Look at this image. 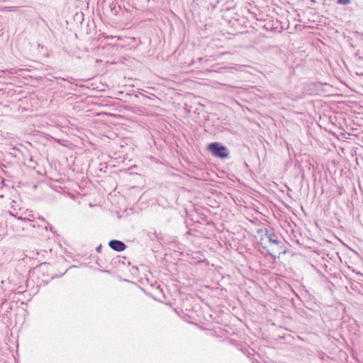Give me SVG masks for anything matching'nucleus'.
Masks as SVG:
<instances>
[{
  "label": "nucleus",
  "mask_w": 363,
  "mask_h": 363,
  "mask_svg": "<svg viewBox=\"0 0 363 363\" xmlns=\"http://www.w3.org/2000/svg\"><path fill=\"white\" fill-rule=\"evenodd\" d=\"M101 249V245H99V246H98V247H96V251H97V252H100Z\"/></svg>",
  "instance_id": "obj_8"
},
{
  "label": "nucleus",
  "mask_w": 363,
  "mask_h": 363,
  "mask_svg": "<svg viewBox=\"0 0 363 363\" xmlns=\"http://www.w3.org/2000/svg\"><path fill=\"white\" fill-rule=\"evenodd\" d=\"M60 79H61L62 80H64V81H68V82H70V81H69V79H65V78H60Z\"/></svg>",
  "instance_id": "obj_9"
},
{
  "label": "nucleus",
  "mask_w": 363,
  "mask_h": 363,
  "mask_svg": "<svg viewBox=\"0 0 363 363\" xmlns=\"http://www.w3.org/2000/svg\"><path fill=\"white\" fill-rule=\"evenodd\" d=\"M350 3V0H337V4L340 5H347Z\"/></svg>",
  "instance_id": "obj_7"
},
{
  "label": "nucleus",
  "mask_w": 363,
  "mask_h": 363,
  "mask_svg": "<svg viewBox=\"0 0 363 363\" xmlns=\"http://www.w3.org/2000/svg\"><path fill=\"white\" fill-rule=\"evenodd\" d=\"M208 150L216 157L227 158L229 155L228 149L219 143H212L208 145Z\"/></svg>",
  "instance_id": "obj_2"
},
{
  "label": "nucleus",
  "mask_w": 363,
  "mask_h": 363,
  "mask_svg": "<svg viewBox=\"0 0 363 363\" xmlns=\"http://www.w3.org/2000/svg\"><path fill=\"white\" fill-rule=\"evenodd\" d=\"M20 209H16L13 205L11 207V209L9 210V213L11 216L15 217L17 218L18 220H21L23 223V225L21 226L22 230H28L30 227L35 228V224L34 223V220L29 218L28 217H24L23 216V214H20Z\"/></svg>",
  "instance_id": "obj_1"
},
{
  "label": "nucleus",
  "mask_w": 363,
  "mask_h": 363,
  "mask_svg": "<svg viewBox=\"0 0 363 363\" xmlns=\"http://www.w3.org/2000/svg\"><path fill=\"white\" fill-rule=\"evenodd\" d=\"M20 214H23V216L24 217H28L29 218L32 219L33 220V215L32 214V212L28 211V210H26V211H20Z\"/></svg>",
  "instance_id": "obj_6"
},
{
  "label": "nucleus",
  "mask_w": 363,
  "mask_h": 363,
  "mask_svg": "<svg viewBox=\"0 0 363 363\" xmlns=\"http://www.w3.org/2000/svg\"><path fill=\"white\" fill-rule=\"evenodd\" d=\"M158 234L156 231H147L146 236L150 240L154 241L158 239Z\"/></svg>",
  "instance_id": "obj_5"
},
{
  "label": "nucleus",
  "mask_w": 363,
  "mask_h": 363,
  "mask_svg": "<svg viewBox=\"0 0 363 363\" xmlns=\"http://www.w3.org/2000/svg\"><path fill=\"white\" fill-rule=\"evenodd\" d=\"M265 236L268 239L269 242L272 244L279 245L281 243L277 235L274 233H269L268 231H266Z\"/></svg>",
  "instance_id": "obj_4"
},
{
  "label": "nucleus",
  "mask_w": 363,
  "mask_h": 363,
  "mask_svg": "<svg viewBox=\"0 0 363 363\" xmlns=\"http://www.w3.org/2000/svg\"><path fill=\"white\" fill-rule=\"evenodd\" d=\"M108 246L116 252H122L126 248L125 244L118 240H111L108 242Z\"/></svg>",
  "instance_id": "obj_3"
}]
</instances>
